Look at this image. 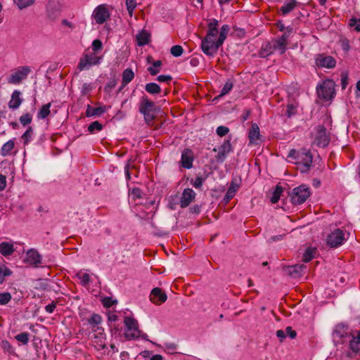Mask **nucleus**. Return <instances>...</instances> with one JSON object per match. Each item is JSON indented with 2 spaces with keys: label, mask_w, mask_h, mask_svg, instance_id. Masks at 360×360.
<instances>
[{
  "label": "nucleus",
  "mask_w": 360,
  "mask_h": 360,
  "mask_svg": "<svg viewBox=\"0 0 360 360\" xmlns=\"http://www.w3.org/2000/svg\"><path fill=\"white\" fill-rule=\"evenodd\" d=\"M345 240L343 231L338 229L328 236L327 245L331 248H336L342 245Z\"/></svg>",
  "instance_id": "obj_11"
},
{
  "label": "nucleus",
  "mask_w": 360,
  "mask_h": 360,
  "mask_svg": "<svg viewBox=\"0 0 360 360\" xmlns=\"http://www.w3.org/2000/svg\"><path fill=\"white\" fill-rule=\"evenodd\" d=\"M15 339L22 344L26 345L29 341V334L26 332L19 333L15 336Z\"/></svg>",
  "instance_id": "obj_50"
},
{
  "label": "nucleus",
  "mask_w": 360,
  "mask_h": 360,
  "mask_svg": "<svg viewBox=\"0 0 360 360\" xmlns=\"http://www.w3.org/2000/svg\"><path fill=\"white\" fill-rule=\"evenodd\" d=\"M310 194V189L307 186L300 185L293 188L290 193L291 202L294 205H301L307 200Z\"/></svg>",
  "instance_id": "obj_6"
},
{
  "label": "nucleus",
  "mask_w": 360,
  "mask_h": 360,
  "mask_svg": "<svg viewBox=\"0 0 360 360\" xmlns=\"http://www.w3.org/2000/svg\"><path fill=\"white\" fill-rule=\"evenodd\" d=\"M298 107V103L296 101H292L291 103H288L287 105L286 112L285 113L288 117L295 115L297 113V108Z\"/></svg>",
  "instance_id": "obj_33"
},
{
  "label": "nucleus",
  "mask_w": 360,
  "mask_h": 360,
  "mask_svg": "<svg viewBox=\"0 0 360 360\" xmlns=\"http://www.w3.org/2000/svg\"><path fill=\"white\" fill-rule=\"evenodd\" d=\"M293 29L291 27H287L286 29L283 31V34L280 37H283L284 39L287 41L288 39L292 33Z\"/></svg>",
  "instance_id": "obj_57"
},
{
  "label": "nucleus",
  "mask_w": 360,
  "mask_h": 360,
  "mask_svg": "<svg viewBox=\"0 0 360 360\" xmlns=\"http://www.w3.org/2000/svg\"><path fill=\"white\" fill-rule=\"evenodd\" d=\"M146 91L150 94H158L161 91L160 86L156 83H148L145 86Z\"/></svg>",
  "instance_id": "obj_35"
},
{
  "label": "nucleus",
  "mask_w": 360,
  "mask_h": 360,
  "mask_svg": "<svg viewBox=\"0 0 360 360\" xmlns=\"http://www.w3.org/2000/svg\"><path fill=\"white\" fill-rule=\"evenodd\" d=\"M103 129V125L98 121L91 122L88 127L89 132L93 133L94 131H101Z\"/></svg>",
  "instance_id": "obj_48"
},
{
  "label": "nucleus",
  "mask_w": 360,
  "mask_h": 360,
  "mask_svg": "<svg viewBox=\"0 0 360 360\" xmlns=\"http://www.w3.org/2000/svg\"><path fill=\"white\" fill-rule=\"evenodd\" d=\"M351 334L348 330V327L344 324H338L333 333V338L334 341L342 343L345 339L349 338Z\"/></svg>",
  "instance_id": "obj_12"
},
{
  "label": "nucleus",
  "mask_w": 360,
  "mask_h": 360,
  "mask_svg": "<svg viewBox=\"0 0 360 360\" xmlns=\"http://www.w3.org/2000/svg\"><path fill=\"white\" fill-rule=\"evenodd\" d=\"M12 271L6 266H0V284L3 283L5 277L11 275Z\"/></svg>",
  "instance_id": "obj_42"
},
{
  "label": "nucleus",
  "mask_w": 360,
  "mask_h": 360,
  "mask_svg": "<svg viewBox=\"0 0 360 360\" xmlns=\"http://www.w3.org/2000/svg\"><path fill=\"white\" fill-rule=\"evenodd\" d=\"M272 44L276 51H278L280 54H283L286 50L287 41L283 37H278L276 39L272 41Z\"/></svg>",
  "instance_id": "obj_24"
},
{
  "label": "nucleus",
  "mask_w": 360,
  "mask_h": 360,
  "mask_svg": "<svg viewBox=\"0 0 360 360\" xmlns=\"http://www.w3.org/2000/svg\"><path fill=\"white\" fill-rule=\"evenodd\" d=\"M134 77V73L130 68L125 69L122 72V86L120 90L122 89V88L124 87L126 85H127L130 82L132 81V79Z\"/></svg>",
  "instance_id": "obj_25"
},
{
  "label": "nucleus",
  "mask_w": 360,
  "mask_h": 360,
  "mask_svg": "<svg viewBox=\"0 0 360 360\" xmlns=\"http://www.w3.org/2000/svg\"><path fill=\"white\" fill-rule=\"evenodd\" d=\"M101 60V57L96 56L95 54H86L80 59L78 65V69H79V70H83L86 68H89L93 65H98L100 63Z\"/></svg>",
  "instance_id": "obj_13"
},
{
  "label": "nucleus",
  "mask_w": 360,
  "mask_h": 360,
  "mask_svg": "<svg viewBox=\"0 0 360 360\" xmlns=\"http://www.w3.org/2000/svg\"><path fill=\"white\" fill-rule=\"evenodd\" d=\"M21 92L18 90H15L12 95L11 98L8 103V107L11 109H17L22 103L23 99L20 97Z\"/></svg>",
  "instance_id": "obj_21"
},
{
  "label": "nucleus",
  "mask_w": 360,
  "mask_h": 360,
  "mask_svg": "<svg viewBox=\"0 0 360 360\" xmlns=\"http://www.w3.org/2000/svg\"><path fill=\"white\" fill-rule=\"evenodd\" d=\"M150 299L154 304L160 305L167 300V296L160 288H155L151 291Z\"/></svg>",
  "instance_id": "obj_17"
},
{
  "label": "nucleus",
  "mask_w": 360,
  "mask_h": 360,
  "mask_svg": "<svg viewBox=\"0 0 360 360\" xmlns=\"http://www.w3.org/2000/svg\"><path fill=\"white\" fill-rule=\"evenodd\" d=\"M285 333V335H288L291 339H295L297 336L296 331L292 330L291 326H288L286 328Z\"/></svg>",
  "instance_id": "obj_58"
},
{
  "label": "nucleus",
  "mask_w": 360,
  "mask_h": 360,
  "mask_svg": "<svg viewBox=\"0 0 360 360\" xmlns=\"http://www.w3.org/2000/svg\"><path fill=\"white\" fill-rule=\"evenodd\" d=\"M316 252V248H308L303 255L302 260L304 262H309L314 257Z\"/></svg>",
  "instance_id": "obj_37"
},
{
  "label": "nucleus",
  "mask_w": 360,
  "mask_h": 360,
  "mask_svg": "<svg viewBox=\"0 0 360 360\" xmlns=\"http://www.w3.org/2000/svg\"><path fill=\"white\" fill-rule=\"evenodd\" d=\"M204 181V178L201 176H198L194 181L191 180V182L195 188H200L202 186Z\"/></svg>",
  "instance_id": "obj_51"
},
{
  "label": "nucleus",
  "mask_w": 360,
  "mask_h": 360,
  "mask_svg": "<svg viewBox=\"0 0 360 360\" xmlns=\"http://www.w3.org/2000/svg\"><path fill=\"white\" fill-rule=\"evenodd\" d=\"M239 188V185L234 181H232L229 187L227 192L224 196V201L228 202L236 194L237 190Z\"/></svg>",
  "instance_id": "obj_30"
},
{
  "label": "nucleus",
  "mask_w": 360,
  "mask_h": 360,
  "mask_svg": "<svg viewBox=\"0 0 360 360\" xmlns=\"http://www.w3.org/2000/svg\"><path fill=\"white\" fill-rule=\"evenodd\" d=\"M274 51H276V49H274V47L272 44V43L269 42L265 46H262V49L259 53V55L261 57H266L269 55L273 53Z\"/></svg>",
  "instance_id": "obj_32"
},
{
  "label": "nucleus",
  "mask_w": 360,
  "mask_h": 360,
  "mask_svg": "<svg viewBox=\"0 0 360 360\" xmlns=\"http://www.w3.org/2000/svg\"><path fill=\"white\" fill-rule=\"evenodd\" d=\"M126 331L124 333L127 340L137 339L140 335V330L138 321L132 317L126 316L124 319Z\"/></svg>",
  "instance_id": "obj_5"
},
{
  "label": "nucleus",
  "mask_w": 360,
  "mask_h": 360,
  "mask_svg": "<svg viewBox=\"0 0 360 360\" xmlns=\"http://www.w3.org/2000/svg\"><path fill=\"white\" fill-rule=\"evenodd\" d=\"M14 148V142L11 140L5 143L1 148V155L6 156L10 153V152Z\"/></svg>",
  "instance_id": "obj_38"
},
{
  "label": "nucleus",
  "mask_w": 360,
  "mask_h": 360,
  "mask_svg": "<svg viewBox=\"0 0 360 360\" xmlns=\"http://www.w3.org/2000/svg\"><path fill=\"white\" fill-rule=\"evenodd\" d=\"M288 158L291 159L290 161L295 164L302 173L308 172L313 162L311 153L306 150L292 149L289 152Z\"/></svg>",
  "instance_id": "obj_1"
},
{
  "label": "nucleus",
  "mask_w": 360,
  "mask_h": 360,
  "mask_svg": "<svg viewBox=\"0 0 360 360\" xmlns=\"http://www.w3.org/2000/svg\"><path fill=\"white\" fill-rule=\"evenodd\" d=\"M315 64L318 68L331 69L335 67L336 60L331 56L319 53L315 56Z\"/></svg>",
  "instance_id": "obj_8"
},
{
  "label": "nucleus",
  "mask_w": 360,
  "mask_h": 360,
  "mask_svg": "<svg viewBox=\"0 0 360 360\" xmlns=\"http://www.w3.org/2000/svg\"><path fill=\"white\" fill-rule=\"evenodd\" d=\"M229 31V26L224 25L220 30L219 36L218 37V45H222L226 39L228 32Z\"/></svg>",
  "instance_id": "obj_36"
},
{
  "label": "nucleus",
  "mask_w": 360,
  "mask_h": 360,
  "mask_svg": "<svg viewBox=\"0 0 360 360\" xmlns=\"http://www.w3.org/2000/svg\"><path fill=\"white\" fill-rule=\"evenodd\" d=\"M93 89V86L90 83H84L83 85H82V94L83 95H86L87 94L91 89Z\"/></svg>",
  "instance_id": "obj_56"
},
{
  "label": "nucleus",
  "mask_w": 360,
  "mask_h": 360,
  "mask_svg": "<svg viewBox=\"0 0 360 360\" xmlns=\"http://www.w3.org/2000/svg\"><path fill=\"white\" fill-rule=\"evenodd\" d=\"M193 155L190 149H185L181 154V163L183 167L190 169L193 167Z\"/></svg>",
  "instance_id": "obj_19"
},
{
  "label": "nucleus",
  "mask_w": 360,
  "mask_h": 360,
  "mask_svg": "<svg viewBox=\"0 0 360 360\" xmlns=\"http://www.w3.org/2000/svg\"><path fill=\"white\" fill-rule=\"evenodd\" d=\"M304 269H306V266L303 264H295L283 267V270L285 275L292 278H300L302 276Z\"/></svg>",
  "instance_id": "obj_16"
},
{
  "label": "nucleus",
  "mask_w": 360,
  "mask_h": 360,
  "mask_svg": "<svg viewBox=\"0 0 360 360\" xmlns=\"http://www.w3.org/2000/svg\"><path fill=\"white\" fill-rule=\"evenodd\" d=\"M30 72L31 69L29 66L19 67L14 73L10 75L8 82L13 84H19L27 77Z\"/></svg>",
  "instance_id": "obj_9"
},
{
  "label": "nucleus",
  "mask_w": 360,
  "mask_h": 360,
  "mask_svg": "<svg viewBox=\"0 0 360 360\" xmlns=\"http://www.w3.org/2000/svg\"><path fill=\"white\" fill-rule=\"evenodd\" d=\"M20 9H23L33 4V0H14Z\"/></svg>",
  "instance_id": "obj_44"
},
{
  "label": "nucleus",
  "mask_w": 360,
  "mask_h": 360,
  "mask_svg": "<svg viewBox=\"0 0 360 360\" xmlns=\"http://www.w3.org/2000/svg\"><path fill=\"white\" fill-rule=\"evenodd\" d=\"M88 323L91 326L94 332L98 331V334H94V342L98 345V349H104L105 347L103 329L99 327V324L102 321V318L99 314H93L90 318L87 319Z\"/></svg>",
  "instance_id": "obj_4"
},
{
  "label": "nucleus",
  "mask_w": 360,
  "mask_h": 360,
  "mask_svg": "<svg viewBox=\"0 0 360 360\" xmlns=\"http://www.w3.org/2000/svg\"><path fill=\"white\" fill-rule=\"evenodd\" d=\"M139 110L143 115L145 122L149 125L152 124L156 112L155 103L143 96L140 99Z\"/></svg>",
  "instance_id": "obj_3"
},
{
  "label": "nucleus",
  "mask_w": 360,
  "mask_h": 360,
  "mask_svg": "<svg viewBox=\"0 0 360 360\" xmlns=\"http://www.w3.org/2000/svg\"><path fill=\"white\" fill-rule=\"evenodd\" d=\"M136 40L139 46L148 44L150 41V34L147 31L143 30L136 35Z\"/></svg>",
  "instance_id": "obj_27"
},
{
  "label": "nucleus",
  "mask_w": 360,
  "mask_h": 360,
  "mask_svg": "<svg viewBox=\"0 0 360 360\" xmlns=\"http://www.w3.org/2000/svg\"><path fill=\"white\" fill-rule=\"evenodd\" d=\"M283 192V188L278 185L276 186L274 191L273 192L272 196L271 197V202L272 203H276Z\"/></svg>",
  "instance_id": "obj_39"
},
{
  "label": "nucleus",
  "mask_w": 360,
  "mask_h": 360,
  "mask_svg": "<svg viewBox=\"0 0 360 360\" xmlns=\"http://www.w3.org/2000/svg\"><path fill=\"white\" fill-rule=\"evenodd\" d=\"M218 21L216 19H212L208 24V30H218Z\"/></svg>",
  "instance_id": "obj_60"
},
{
  "label": "nucleus",
  "mask_w": 360,
  "mask_h": 360,
  "mask_svg": "<svg viewBox=\"0 0 360 360\" xmlns=\"http://www.w3.org/2000/svg\"><path fill=\"white\" fill-rule=\"evenodd\" d=\"M349 26L354 27V30L358 32H360V18H352L349 21Z\"/></svg>",
  "instance_id": "obj_46"
},
{
  "label": "nucleus",
  "mask_w": 360,
  "mask_h": 360,
  "mask_svg": "<svg viewBox=\"0 0 360 360\" xmlns=\"http://www.w3.org/2000/svg\"><path fill=\"white\" fill-rule=\"evenodd\" d=\"M11 295L10 292L0 293V304L4 305L8 303L11 300Z\"/></svg>",
  "instance_id": "obj_49"
},
{
  "label": "nucleus",
  "mask_w": 360,
  "mask_h": 360,
  "mask_svg": "<svg viewBox=\"0 0 360 360\" xmlns=\"http://www.w3.org/2000/svg\"><path fill=\"white\" fill-rule=\"evenodd\" d=\"M152 57L148 58V62L152 63L153 66L148 68V71L150 72L151 75H156L160 72V67L162 65V61L158 60H153Z\"/></svg>",
  "instance_id": "obj_29"
},
{
  "label": "nucleus",
  "mask_w": 360,
  "mask_h": 360,
  "mask_svg": "<svg viewBox=\"0 0 360 360\" xmlns=\"http://www.w3.org/2000/svg\"><path fill=\"white\" fill-rule=\"evenodd\" d=\"M172 77L170 75H161L157 77V80L160 82H169L172 81Z\"/></svg>",
  "instance_id": "obj_59"
},
{
  "label": "nucleus",
  "mask_w": 360,
  "mask_h": 360,
  "mask_svg": "<svg viewBox=\"0 0 360 360\" xmlns=\"http://www.w3.org/2000/svg\"><path fill=\"white\" fill-rule=\"evenodd\" d=\"M19 121L22 126L25 127L32 122V116L30 112H27L20 117Z\"/></svg>",
  "instance_id": "obj_41"
},
{
  "label": "nucleus",
  "mask_w": 360,
  "mask_h": 360,
  "mask_svg": "<svg viewBox=\"0 0 360 360\" xmlns=\"http://www.w3.org/2000/svg\"><path fill=\"white\" fill-rule=\"evenodd\" d=\"M349 349L354 354L360 355V331L349 340Z\"/></svg>",
  "instance_id": "obj_23"
},
{
  "label": "nucleus",
  "mask_w": 360,
  "mask_h": 360,
  "mask_svg": "<svg viewBox=\"0 0 360 360\" xmlns=\"http://www.w3.org/2000/svg\"><path fill=\"white\" fill-rule=\"evenodd\" d=\"M297 5L295 0H288L284 5L281 8V11L283 15H287L291 12Z\"/></svg>",
  "instance_id": "obj_31"
},
{
  "label": "nucleus",
  "mask_w": 360,
  "mask_h": 360,
  "mask_svg": "<svg viewBox=\"0 0 360 360\" xmlns=\"http://www.w3.org/2000/svg\"><path fill=\"white\" fill-rule=\"evenodd\" d=\"M330 138L326 131V128L323 125L316 127V134L314 141L319 147L325 148L330 142Z\"/></svg>",
  "instance_id": "obj_10"
},
{
  "label": "nucleus",
  "mask_w": 360,
  "mask_h": 360,
  "mask_svg": "<svg viewBox=\"0 0 360 360\" xmlns=\"http://www.w3.org/2000/svg\"><path fill=\"white\" fill-rule=\"evenodd\" d=\"M115 303H117V301L112 300L110 297H105L103 300V304L107 308L112 307Z\"/></svg>",
  "instance_id": "obj_55"
},
{
  "label": "nucleus",
  "mask_w": 360,
  "mask_h": 360,
  "mask_svg": "<svg viewBox=\"0 0 360 360\" xmlns=\"http://www.w3.org/2000/svg\"><path fill=\"white\" fill-rule=\"evenodd\" d=\"M1 346L4 351L10 352L11 349V345L7 340H2L1 342Z\"/></svg>",
  "instance_id": "obj_63"
},
{
  "label": "nucleus",
  "mask_w": 360,
  "mask_h": 360,
  "mask_svg": "<svg viewBox=\"0 0 360 360\" xmlns=\"http://www.w3.org/2000/svg\"><path fill=\"white\" fill-rule=\"evenodd\" d=\"M259 137L260 133L259 126L256 123H253L248 134L250 143L252 144H257Z\"/></svg>",
  "instance_id": "obj_22"
},
{
  "label": "nucleus",
  "mask_w": 360,
  "mask_h": 360,
  "mask_svg": "<svg viewBox=\"0 0 360 360\" xmlns=\"http://www.w3.org/2000/svg\"><path fill=\"white\" fill-rule=\"evenodd\" d=\"M341 84L343 89H345L348 84V77L345 73H342L341 75Z\"/></svg>",
  "instance_id": "obj_61"
},
{
  "label": "nucleus",
  "mask_w": 360,
  "mask_h": 360,
  "mask_svg": "<svg viewBox=\"0 0 360 360\" xmlns=\"http://www.w3.org/2000/svg\"><path fill=\"white\" fill-rule=\"evenodd\" d=\"M33 134V129L32 127H29L25 132L22 135V139L23 140L24 144H27Z\"/></svg>",
  "instance_id": "obj_43"
},
{
  "label": "nucleus",
  "mask_w": 360,
  "mask_h": 360,
  "mask_svg": "<svg viewBox=\"0 0 360 360\" xmlns=\"http://www.w3.org/2000/svg\"><path fill=\"white\" fill-rule=\"evenodd\" d=\"M15 251L13 245L8 242H2L0 244V252L2 255L6 257L11 255Z\"/></svg>",
  "instance_id": "obj_28"
},
{
  "label": "nucleus",
  "mask_w": 360,
  "mask_h": 360,
  "mask_svg": "<svg viewBox=\"0 0 360 360\" xmlns=\"http://www.w3.org/2000/svg\"><path fill=\"white\" fill-rule=\"evenodd\" d=\"M233 82L231 79H229L225 83L223 88L221 89L219 96L221 97V96H224L228 94L231 91V90L233 89Z\"/></svg>",
  "instance_id": "obj_40"
},
{
  "label": "nucleus",
  "mask_w": 360,
  "mask_h": 360,
  "mask_svg": "<svg viewBox=\"0 0 360 360\" xmlns=\"http://www.w3.org/2000/svg\"><path fill=\"white\" fill-rule=\"evenodd\" d=\"M26 261L29 264L37 266L41 264V256L37 250L30 249L26 253Z\"/></svg>",
  "instance_id": "obj_20"
},
{
  "label": "nucleus",
  "mask_w": 360,
  "mask_h": 360,
  "mask_svg": "<svg viewBox=\"0 0 360 360\" xmlns=\"http://www.w3.org/2000/svg\"><path fill=\"white\" fill-rule=\"evenodd\" d=\"M56 307V302H52V303L46 306V311L51 314L53 313Z\"/></svg>",
  "instance_id": "obj_62"
},
{
  "label": "nucleus",
  "mask_w": 360,
  "mask_h": 360,
  "mask_svg": "<svg viewBox=\"0 0 360 360\" xmlns=\"http://www.w3.org/2000/svg\"><path fill=\"white\" fill-rule=\"evenodd\" d=\"M195 193L191 188H185L180 200V206L181 208L188 207L190 203L195 199Z\"/></svg>",
  "instance_id": "obj_18"
},
{
  "label": "nucleus",
  "mask_w": 360,
  "mask_h": 360,
  "mask_svg": "<svg viewBox=\"0 0 360 360\" xmlns=\"http://www.w3.org/2000/svg\"><path fill=\"white\" fill-rule=\"evenodd\" d=\"M216 131H217V135L222 137V136H226L229 133V129L225 126H219L217 128Z\"/></svg>",
  "instance_id": "obj_52"
},
{
  "label": "nucleus",
  "mask_w": 360,
  "mask_h": 360,
  "mask_svg": "<svg viewBox=\"0 0 360 360\" xmlns=\"http://www.w3.org/2000/svg\"><path fill=\"white\" fill-rule=\"evenodd\" d=\"M50 108H51V103H49L47 104L42 105V107L41 108V109L39 110V111L37 114L38 119L46 118L51 112Z\"/></svg>",
  "instance_id": "obj_34"
},
{
  "label": "nucleus",
  "mask_w": 360,
  "mask_h": 360,
  "mask_svg": "<svg viewBox=\"0 0 360 360\" xmlns=\"http://www.w3.org/2000/svg\"><path fill=\"white\" fill-rule=\"evenodd\" d=\"M232 150V146L229 139L225 140L222 145L219 148V152L215 156V159L218 162H224L227 155Z\"/></svg>",
  "instance_id": "obj_15"
},
{
  "label": "nucleus",
  "mask_w": 360,
  "mask_h": 360,
  "mask_svg": "<svg viewBox=\"0 0 360 360\" xmlns=\"http://www.w3.org/2000/svg\"><path fill=\"white\" fill-rule=\"evenodd\" d=\"M103 44L100 39H95L92 42V49L96 53L102 49Z\"/></svg>",
  "instance_id": "obj_53"
},
{
  "label": "nucleus",
  "mask_w": 360,
  "mask_h": 360,
  "mask_svg": "<svg viewBox=\"0 0 360 360\" xmlns=\"http://www.w3.org/2000/svg\"><path fill=\"white\" fill-rule=\"evenodd\" d=\"M126 6L130 17L133 15L134 8L136 7V0H126Z\"/></svg>",
  "instance_id": "obj_45"
},
{
  "label": "nucleus",
  "mask_w": 360,
  "mask_h": 360,
  "mask_svg": "<svg viewBox=\"0 0 360 360\" xmlns=\"http://www.w3.org/2000/svg\"><path fill=\"white\" fill-rule=\"evenodd\" d=\"M218 30H208L207 35L202 39L201 49L205 54L208 56H213L218 51L221 45H218Z\"/></svg>",
  "instance_id": "obj_2"
},
{
  "label": "nucleus",
  "mask_w": 360,
  "mask_h": 360,
  "mask_svg": "<svg viewBox=\"0 0 360 360\" xmlns=\"http://www.w3.org/2000/svg\"><path fill=\"white\" fill-rule=\"evenodd\" d=\"M276 336L280 339V342H282L285 338V333L283 330H278L276 331Z\"/></svg>",
  "instance_id": "obj_64"
},
{
  "label": "nucleus",
  "mask_w": 360,
  "mask_h": 360,
  "mask_svg": "<svg viewBox=\"0 0 360 360\" xmlns=\"http://www.w3.org/2000/svg\"><path fill=\"white\" fill-rule=\"evenodd\" d=\"M93 17L98 24H103L110 18V13L105 5H100L94 9Z\"/></svg>",
  "instance_id": "obj_14"
},
{
  "label": "nucleus",
  "mask_w": 360,
  "mask_h": 360,
  "mask_svg": "<svg viewBox=\"0 0 360 360\" xmlns=\"http://www.w3.org/2000/svg\"><path fill=\"white\" fill-rule=\"evenodd\" d=\"M80 282L82 285L86 286L90 282V276L88 274H83L79 276Z\"/></svg>",
  "instance_id": "obj_54"
},
{
  "label": "nucleus",
  "mask_w": 360,
  "mask_h": 360,
  "mask_svg": "<svg viewBox=\"0 0 360 360\" xmlns=\"http://www.w3.org/2000/svg\"><path fill=\"white\" fill-rule=\"evenodd\" d=\"M105 112V107L94 108L90 105H87L86 115L87 117L100 116Z\"/></svg>",
  "instance_id": "obj_26"
},
{
  "label": "nucleus",
  "mask_w": 360,
  "mask_h": 360,
  "mask_svg": "<svg viewBox=\"0 0 360 360\" xmlns=\"http://www.w3.org/2000/svg\"><path fill=\"white\" fill-rule=\"evenodd\" d=\"M184 52V49L180 45H174L170 49L171 54L174 57H179L181 56Z\"/></svg>",
  "instance_id": "obj_47"
},
{
  "label": "nucleus",
  "mask_w": 360,
  "mask_h": 360,
  "mask_svg": "<svg viewBox=\"0 0 360 360\" xmlns=\"http://www.w3.org/2000/svg\"><path fill=\"white\" fill-rule=\"evenodd\" d=\"M317 94L319 98L325 100H330L335 94V83L332 79H326L317 87Z\"/></svg>",
  "instance_id": "obj_7"
}]
</instances>
